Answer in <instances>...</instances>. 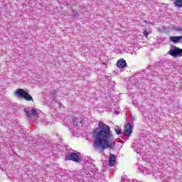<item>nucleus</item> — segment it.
Here are the masks:
<instances>
[{
    "instance_id": "nucleus-11",
    "label": "nucleus",
    "mask_w": 182,
    "mask_h": 182,
    "mask_svg": "<svg viewBox=\"0 0 182 182\" xmlns=\"http://www.w3.org/2000/svg\"><path fill=\"white\" fill-rule=\"evenodd\" d=\"M173 29L175 31V32H182V27L181 26H173Z\"/></svg>"
},
{
    "instance_id": "nucleus-10",
    "label": "nucleus",
    "mask_w": 182,
    "mask_h": 182,
    "mask_svg": "<svg viewBox=\"0 0 182 182\" xmlns=\"http://www.w3.org/2000/svg\"><path fill=\"white\" fill-rule=\"evenodd\" d=\"M173 4L174 6H177L178 8H182V0H176Z\"/></svg>"
},
{
    "instance_id": "nucleus-7",
    "label": "nucleus",
    "mask_w": 182,
    "mask_h": 182,
    "mask_svg": "<svg viewBox=\"0 0 182 182\" xmlns=\"http://www.w3.org/2000/svg\"><path fill=\"white\" fill-rule=\"evenodd\" d=\"M109 167H113L114 164H116V155L113 154H109Z\"/></svg>"
},
{
    "instance_id": "nucleus-14",
    "label": "nucleus",
    "mask_w": 182,
    "mask_h": 182,
    "mask_svg": "<svg viewBox=\"0 0 182 182\" xmlns=\"http://www.w3.org/2000/svg\"><path fill=\"white\" fill-rule=\"evenodd\" d=\"M25 112L26 114V116H28V117H30L32 119V112H31V111L28 109H25Z\"/></svg>"
},
{
    "instance_id": "nucleus-17",
    "label": "nucleus",
    "mask_w": 182,
    "mask_h": 182,
    "mask_svg": "<svg viewBox=\"0 0 182 182\" xmlns=\"http://www.w3.org/2000/svg\"><path fill=\"white\" fill-rule=\"evenodd\" d=\"M164 182H170V179H167V180L165 181Z\"/></svg>"
},
{
    "instance_id": "nucleus-12",
    "label": "nucleus",
    "mask_w": 182,
    "mask_h": 182,
    "mask_svg": "<svg viewBox=\"0 0 182 182\" xmlns=\"http://www.w3.org/2000/svg\"><path fill=\"white\" fill-rule=\"evenodd\" d=\"M37 115H38V111H36V109L33 108L31 109V117H36V116Z\"/></svg>"
},
{
    "instance_id": "nucleus-6",
    "label": "nucleus",
    "mask_w": 182,
    "mask_h": 182,
    "mask_svg": "<svg viewBox=\"0 0 182 182\" xmlns=\"http://www.w3.org/2000/svg\"><path fill=\"white\" fill-rule=\"evenodd\" d=\"M117 66L119 69H123V68H126V66H127V63H126V60L121 58L117 61Z\"/></svg>"
},
{
    "instance_id": "nucleus-2",
    "label": "nucleus",
    "mask_w": 182,
    "mask_h": 182,
    "mask_svg": "<svg viewBox=\"0 0 182 182\" xmlns=\"http://www.w3.org/2000/svg\"><path fill=\"white\" fill-rule=\"evenodd\" d=\"M14 95L15 96H17V97L27 100V102H33V98L32 96H31V95H29V93L25 91L23 89L18 88L16 90Z\"/></svg>"
},
{
    "instance_id": "nucleus-1",
    "label": "nucleus",
    "mask_w": 182,
    "mask_h": 182,
    "mask_svg": "<svg viewBox=\"0 0 182 182\" xmlns=\"http://www.w3.org/2000/svg\"><path fill=\"white\" fill-rule=\"evenodd\" d=\"M94 136V147L95 149H101L103 151L106 149H114L116 142L110 127L100 121L98 122V128L93 133Z\"/></svg>"
},
{
    "instance_id": "nucleus-8",
    "label": "nucleus",
    "mask_w": 182,
    "mask_h": 182,
    "mask_svg": "<svg viewBox=\"0 0 182 182\" xmlns=\"http://www.w3.org/2000/svg\"><path fill=\"white\" fill-rule=\"evenodd\" d=\"M131 134H132V124H130V123H127L125 125L124 135L129 136H130Z\"/></svg>"
},
{
    "instance_id": "nucleus-4",
    "label": "nucleus",
    "mask_w": 182,
    "mask_h": 182,
    "mask_svg": "<svg viewBox=\"0 0 182 182\" xmlns=\"http://www.w3.org/2000/svg\"><path fill=\"white\" fill-rule=\"evenodd\" d=\"M65 160H71L75 163H80L82 161V156L77 155V153L72 152L66 155Z\"/></svg>"
},
{
    "instance_id": "nucleus-16",
    "label": "nucleus",
    "mask_w": 182,
    "mask_h": 182,
    "mask_svg": "<svg viewBox=\"0 0 182 182\" xmlns=\"http://www.w3.org/2000/svg\"><path fill=\"white\" fill-rule=\"evenodd\" d=\"M144 36H146V38H147V36H149V31H147V30H144L143 32Z\"/></svg>"
},
{
    "instance_id": "nucleus-3",
    "label": "nucleus",
    "mask_w": 182,
    "mask_h": 182,
    "mask_svg": "<svg viewBox=\"0 0 182 182\" xmlns=\"http://www.w3.org/2000/svg\"><path fill=\"white\" fill-rule=\"evenodd\" d=\"M168 55H171V56H173V58H181L182 49L173 46L168 52Z\"/></svg>"
},
{
    "instance_id": "nucleus-13",
    "label": "nucleus",
    "mask_w": 182,
    "mask_h": 182,
    "mask_svg": "<svg viewBox=\"0 0 182 182\" xmlns=\"http://www.w3.org/2000/svg\"><path fill=\"white\" fill-rule=\"evenodd\" d=\"M73 17L75 18H79V14L75 10H73Z\"/></svg>"
},
{
    "instance_id": "nucleus-18",
    "label": "nucleus",
    "mask_w": 182,
    "mask_h": 182,
    "mask_svg": "<svg viewBox=\"0 0 182 182\" xmlns=\"http://www.w3.org/2000/svg\"><path fill=\"white\" fill-rule=\"evenodd\" d=\"M161 63H156V65H160Z\"/></svg>"
},
{
    "instance_id": "nucleus-15",
    "label": "nucleus",
    "mask_w": 182,
    "mask_h": 182,
    "mask_svg": "<svg viewBox=\"0 0 182 182\" xmlns=\"http://www.w3.org/2000/svg\"><path fill=\"white\" fill-rule=\"evenodd\" d=\"M115 132L116 134H122V129H115Z\"/></svg>"
},
{
    "instance_id": "nucleus-5",
    "label": "nucleus",
    "mask_w": 182,
    "mask_h": 182,
    "mask_svg": "<svg viewBox=\"0 0 182 182\" xmlns=\"http://www.w3.org/2000/svg\"><path fill=\"white\" fill-rule=\"evenodd\" d=\"M139 170H140V171H141V173L145 175L146 174H151V172L153 171L152 168H146L141 165L139 166Z\"/></svg>"
},
{
    "instance_id": "nucleus-9",
    "label": "nucleus",
    "mask_w": 182,
    "mask_h": 182,
    "mask_svg": "<svg viewBox=\"0 0 182 182\" xmlns=\"http://www.w3.org/2000/svg\"><path fill=\"white\" fill-rule=\"evenodd\" d=\"M182 39V36H171L170 37V41L171 42H173V43H178Z\"/></svg>"
}]
</instances>
